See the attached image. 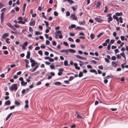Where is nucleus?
I'll return each instance as SVG.
<instances>
[{
    "instance_id": "nucleus-1",
    "label": "nucleus",
    "mask_w": 128,
    "mask_h": 128,
    "mask_svg": "<svg viewBox=\"0 0 128 128\" xmlns=\"http://www.w3.org/2000/svg\"><path fill=\"white\" fill-rule=\"evenodd\" d=\"M55 38H56L58 39V36H59L58 38H62L63 36L62 35L61 32L60 30H58L55 33Z\"/></svg>"
},
{
    "instance_id": "nucleus-2",
    "label": "nucleus",
    "mask_w": 128,
    "mask_h": 128,
    "mask_svg": "<svg viewBox=\"0 0 128 128\" xmlns=\"http://www.w3.org/2000/svg\"><path fill=\"white\" fill-rule=\"evenodd\" d=\"M17 86V84H13L12 85L11 87L9 88L11 91L13 90L15 91L16 90L18 89Z\"/></svg>"
},
{
    "instance_id": "nucleus-3",
    "label": "nucleus",
    "mask_w": 128,
    "mask_h": 128,
    "mask_svg": "<svg viewBox=\"0 0 128 128\" xmlns=\"http://www.w3.org/2000/svg\"><path fill=\"white\" fill-rule=\"evenodd\" d=\"M30 62L31 63V66L33 67L35 66V60L33 59L32 58L30 59Z\"/></svg>"
},
{
    "instance_id": "nucleus-4",
    "label": "nucleus",
    "mask_w": 128,
    "mask_h": 128,
    "mask_svg": "<svg viewBox=\"0 0 128 128\" xmlns=\"http://www.w3.org/2000/svg\"><path fill=\"white\" fill-rule=\"evenodd\" d=\"M111 14H109L107 15V16H109L108 18V22L109 23H110L111 21H112V18L111 16Z\"/></svg>"
},
{
    "instance_id": "nucleus-5",
    "label": "nucleus",
    "mask_w": 128,
    "mask_h": 128,
    "mask_svg": "<svg viewBox=\"0 0 128 128\" xmlns=\"http://www.w3.org/2000/svg\"><path fill=\"white\" fill-rule=\"evenodd\" d=\"M70 18L72 19V20H76L77 19L76 16H75L74 14H71Z\"/></svg>"
},
{
    "instance_id": "nucleus-6",
    "label": "nucleus",
    "mask_w": 128,
    "mask_h": 128,
    "mask_svg": "<svg viewBox=\"0 0 128 128\" xmlns=\"http://www.w3.org/2000/svg\"><path fill=\"white\" fill-rule=\"evenodd\" d=\"M64 70V69L61 68L59 70L58 72V75L59 76H60L62 74V72Z\"/></svg>"
},
{
    "instance_id": "nucleus-7",
    "label": "nucleus",
    "mask_w": 128,
    "mask_h": 128,
    "mask_svg": "<svg viewBox=\"0 0 128 128\" xmlns=\"http://www.w3.org/2000/svg\"><path fill=\"white\" fill-rule=\"evenodd\" d=\"M55 75V74L54 72H50V75L49 76L48 78V80H50L51 78L53 76H54Z\"/></svg>"
},
{
    "instance_id": "nucleus-8",
    "label": "nucleus",
    "mask_w": 128,
    "mask_h": 128,
    "mask_svg": "<svg viewBox=\"0 0 128 128\" xmlns=\"http://www.w3.org/2000/svg\"><path fill=\"white\" fill-rule=\"evenodd\" d=\"M9 36V34L7 33L4 34L2 36L1 38L2 39H5L6 37H8Z\"/></svg>"
},
{
    "instance_id": "nucleus-9",
    "label": "nucleus",
    "mask_w": 128,
    "mask_h": 128,
    "mask_svg": "<svg viewBox=\"0 0 128 128\" xmlns=\"http://www.w3.org/2000/svg\"><path fill=\"white\" fill-rule=\"evenodd\" d=\"M75 29L76 30H85V28L80 26H77L76 28H75Z\"/></svg>"
},
{
    "instance_id": "nucleus-10",
    "label": "nucleus",
    "mask_w": 128,
    "mask_h": 128,
    "mask_svg": "<svg viewBox=\"0 0 128 128\" xmlns=\"http://www.w3.org/2000/svg\"><path fill=\"white\" fill-rule=\"evenodd\" d=\"M68 50L66 49V50H61L60 52H64L65 54H68Z\"/></svg>"
},
{
    "instance_id": "nucleus-11",
    "label": "nucleus",
    "mask_w": 128,
    "mask_h": 128,
    "mask_svg": "<svg viewBox=\"0 0 128 128\" xmlns=\"http://www.w3.org/2000/svg\"><path fill=\"white\" fill-rule=\"evenodd\" d=\"M95 20L98 22H101L102 21V19L99 18H95Z\"/></svg>"
},
{
    "instance_id": "nucleus-12",
    "label": "nucleus",
    "mask_w": 128,
    "mask_h": 128,
    "mask_svg": "<svg viewBox=\"0 0 128 128\" xmlns=\"http://www.w3.org/2000/svg\"><path fill=\"white\" fill-rule=\"evenodd\" d=\"M39 67V66H35L34 67V68L32 70L31 69H30V71L31 72H34V71H35L37 69V68H38Z\"/></svg>"
},
{
    "instance_id": "nucleus-13",
    "label": "nucleus",
    "mask_w": 128,
    "mask_h": 128,
    "mask_svg": "<svg viewBox=\"0 0 128 128\" xmlns=\"http://www.w3.org/2000/svg\"><path fill=\"white\" fill-rule=\"evenodd\" d=\"M78 23L80 25H84L85 24V20H83L82 22L79 21L78 22Z\"/></svg>"
},
{
    "instance_id": "nucleus-14",
    "label": "nucleus",
    "mask_w": 128,
    "mask_h": 128,
    "mask_svg": "<svg viewBox=\"0 0 128 128\" xmlns=\"http://www.w3.org/2000/svg\"><path fill=\"white\" fill-rule=\"evenodd\" d=\"M112 66L114 67H116L117 66L116 62H115L112 61Z\"/></svg>"
},
{
    "instance_id": "nucleus-15",
    "label": "nucleus",
    "mask_w": 128,
    "mask_h": 128,
    "mask_svg": "<svg viewBox=\"0 0 128 128\" xmlns=\"http://www.w3.org/2000/svg\"><path fill=\"white\" fill-rule=\"evenodd\" d=\"M25 105L24 106V107L26 108H28V101L27 100H26L25 101Z\"/></svg>"
},
{
    "instance_id": "nucleus-16",
    "label": "nucleus",
    "mask_w": 128,
    "mask_h": 128,
    "mask_svg": "<svg viewBox=\"0 0 128 128\" xmlns=\"http://www.w3.org/2000/svg\"><path fill=\"white\" fill-rule=\"evenodd\" d=\"M10 104V100H7L4 103V104L6 105H9Z\"/></svg>"
},
{
    "instance_id": "nucleus-17",
    "label": "nucleus",
    "mask_w": 128,
    "mask_h": 128,
    "mask_svg": "<svg viewBox=\"0 0 128 128\" xmlns=\"http://www.w3.org/2000/svg\"><path fill=\"white\" fill-rule=\"evenodd\" d=\"M21 84L22 86H24L27 84V82H25L23 80L22 82H21Z\"/></svg>"
},
{
    "instance_id": "nucleus-18",
    "label": "nucleus",
    "mask_w": 128,
    "mask_h": 128,
    "mask_svg": "<svg viewBox=\"0 0 128 128\" xmlns=\"http://www.w3.org/2000/svg\"><path fill=\"white\" fill-rule=\"evenodd\" d=\"M90 72H93L95 74H97V73L96 71L94 69H92L90 70Z\"/></svg>"
},
{
    "instance_id": "nucleus-19",
    "label": "nucleus",
    "mask_w": 128,
    "mask_h": 128,
    "mask_svg": "<svg viewBox=\"0 0 128 128\" xmlns=\"http://www.w3.org/2000/svg\"><path fill=\"white\" fill-rule=\"evenodd\" d=\"M35 21H32L30 22L29 23V25L30 26H34L35 25Z\"/></svg>"
},
{
    "instance_id": "nucleus-20",
    "label": "nucleus",
    "mask_w": 128,
    "mask_h": 128,
    "mask_svg": "<svg viewBox=\"0 0 128 128\" xmlns=\"http://www.w3.org/2000/svg\"><path fill=\"white\" fill-rule=\"evenodd\" d=\"M76 27V26L75 24H72L71 25L68 27V28L70 29H71L72 28H74Z\"/></svg>"
},
{
    "instance_id": "nucleus-21",
    "label": "nucleus",
    "mask_w": 128,
    "mask_h": 128,
    "mask_svg": "<svg viewBox=\"0 0 128 128\" xmlns=\"http://www.w3.org/2000/svg\"><path fill=\"white\" fill-rule=\"evenodd\" d=\"M30 55V51H28L27 52V55L26 56V57L27 58H29Z\"/></svg>"
},
{
    "instance_id": "nucleus-22",
    "label": "nucleus",
    "mask_w": 128,
    "mask_h": 128,
    "mask_svg": "<svg viewBox=\"0 0 128 128\" xmlns=\"http://www.w3.org/2000/svg\"><path fill=\"white\" fill-rule=\"evenodd\" d=\"M12 113H10V114H9L8 115L7 117H6V120H7L9 119V118H10V116L12 115Z\"/></svg>"
},
{
    "instance_id": "nucleus-23",
    "label": "nucleus",
    "mask_w": 128,
    "mask_h": 128,
    "mask_svg": "<svg viewBox=\"0 0 128 128\" xmlns=\"http://www.w3.org/2000/svg\"><path fill=\"white\" fill-rule=\"evenodd\" d=\"M120 56H122V57H123L125 60H126V58L125 55L124 54V52L121 53L120 54Z\"/></svg>"
},
{
    "instance_id": "nucleus-24",
    "label": "nucleus",
    "mask_w": 128,
    "mask_h": 128,
    "mask_svg": "<svg viewBox=\"0 0 128 128\" xmlns=\"http://www.w3.org/2000/svg\"><path fill=\"white\" fill-rule=\"evenodd\" d=\"M68 50H69L68 52H69L71 53H75L76 52L75 50L73 49H68Z\"/></svg>"
},
{
    "instance_id": "nucleus-25",
    "label": "nucleus",
    "mask_w": 128,
    "mask_h": 128,
    "mask_svg": "<svg viewBox=\"0 0 128 128\" xmlns=\"http://www.w3.org/2000/svg\"><path fill=\"white\" fill-rule=\"evenodd\" d=\"M101 2L100 1H98L97 2L96 6L97 7H98L100 6V5L101 4Z\"/></svg>"
},
{
    "instance_id": "nucleus-26",
    "label": "nucleus",
    "mask_w": 128,
    "mask_h": 128,
    "mask_svg": "<svg viewBox=\"0 0 128 128\" xmlns=\"http://www.w3.org/2000/svg\"><path fill=\"white\" fill-rule=\"evenodd\" d=\"M54 84L58 86H60L62 84L60 82H55Z\"/></svg>"
},
{
    "instance_id": "nucleus-27",
    "label": "nucleus",
    "mask_w": 128,
    "mask_h": 128,
    "mask_svg": "<svg viewBox=\"0 0 128 128\" xmlns=\"http://www.w3.org/2000/svg\"><path fill=\"white\" fill-rule=\"evenodd\" d=\"M115 14L117 16H121L122 14V12L119 13L116 12V13Z\"/></svg>"
},
{
    "instance_id": "nucleus-28",
    "label": "nucleus",
    "mask_w": 128,
    "mask_h": 128,
    "mask_svg": "<svg viewBox=\"0 0 128 128\" xmlns=\"http://www.w3.org/2000/svg\"><path fill=\"white\" fill-rule=\"evenodd\" d=\"M113 17L114 19H116V21H118L119 20L117 16L116 15H114L113 16Z\"/></svg>"
},
{
    "instance_id": "nucleus-29",
    "label": "nucleus",
    "mask_w": 128,
    "mask_h": 128,
    "mask_svg": "<svg viewBox=\"0 0 128 128\" xmlns=\"http://www.w3.org/2000/svg\"><path fill=\"white\" fill-rule=\"evenodd\" d=\"M110 78H112L113 76L112 75H110V76H106L104 78H106V79H109L110 78Z\"/></svg>"
},
{
    "instance_id": "nucleus-30",
    "label": "nucleus",
    "mask_w": 128,
    "mask_h": 128,
    "mask_svg": "<svg viewBox=\"0 0 128 128\" xmlns=\"http://www.w3.org/2000/svg\"><path fill=\"white\" fill-rule=\"evenodd\" d=\"M74 66H75V68L76 69L78 70H79L80 69V67L77 66V65L76 63H74Z\"/></svg>"
},
{
    "instance_id": "nucleus-31",
    "label": "nucleus",
    "mask_w": 128,
    "mask_h": 128,
    "mask_svg": "<svg viewBox=\"0 0 128 128\" xmlns=\"http://www.w3.org/2000/svg\"><path fill=\"white\" fill-rule=\"evenodd\" d=\"M76 117L78 118H80L82 119H84V118L85 117L84 116H82L80 115L79 114H78L76 116Z\"/></svg>"
},
{
    "instance_id": "nucleus-32",
    "label": "nucleus",
    "mask_w": 128,
    "mask_h": 128,
    "mask_svg": "<svg viewBox=\"0 0 128 128\" xmlns=\"http://www.w3.org/2000/svg\"><path fill=\"white\" fill-rule=\"evenodd\" d=\"M26 4H24L23 6V7L22 10L24 12L25 10V8L26 6Z\"/></svg>"
},
{
    "instance_id": "nucleus-33",
    "label": "nucleus",
    "mask_w": 128,
    "mask_h": 128,
    "mask_svg": "<svg viewBox=\"0 0 128 128\" xmlns=\"http://www.w3.org/2000/svg\"><path fill=\"white\" fill-rule=\"evenodd\" d=\"M82 72H80L78 75V77H81L82 76Z\"/></svg>"
},
{
    "instance_id": "nucleus-34",
    "label": "nucleus",
    "mask_w": 128,
    "mask_h": 128,
    "mask_svg": "<svg viewBox=\"0 0 128 128\" xmlns=\"http://www.w3.org/2000/svg\"><path fill=\"white\" fill-rule=\"evenodd\" d=\"M18 23L19 24H25V22H23L22 21L19 20L18 22Z\"/></svg>"
},
{
    "instance_id": "nucleus-35",
    "label": "nucleus",
    "mask_w": 128,
    "mask_h": 128,
    "mask_svg": "<svg viewBox=\"0 0 128 128\" xmlns=\"http://www.w3.org/2000/svg\"><path fill=\"white\" fill-rule=\"evenodd\" d=\"M119 20L120 21V22L121 23H122L123 22V19L122 17H120V18L119 19Z\"/></svg>"
},
{
    "instance_id": "nucleus-36",
    "label": "nucleus",
    "mask_w": 128,
    "mask_h": 128,
    "mask_svg": "<svg viewBox=\"0 0 128 128\" xmlns=\"http://www.w3.org/2000/svg\"><path fill=\"white\" fill-rule=\"evenodd\" d=\"M74 77L73 76H70L69 77V79L68 80V81H70L72 80L74 78Z\"/></svg>"
},
{
    "instance_id": "nucleus-37",
    "label": "nucleus",
    "mask_w": 128,
    "mask_h": 128,
    "mask_svg": "<svg viewBox=\"0 0 128 128\" xmlns=\"http://www.w3.org/2000/svg\"><path fill=\"white\" fill-rule=\"evenodd\" d=\"M68 40L69 41L72 42H73L74 41L73 39L70 37L69 38H68Z\"/></svg>"
},
{
    "instance_id": "nucleus-38",
    "label": "nucleus",
    "mask_w": 128,
    "mask_h": 128,
    "mask_svg": "<svg viewBox=\"0 0 128 128\" xmlns=\"http://www.w3.org/2000/svg\"><path fill=\"white\" fill-rule=\"evenodd\" d=\"M90 36L91 39L92 40L94 38V35L93 34L91 33L90 34Z\"/></svg>"
},
{
    "instance_id": "nucleus-39",
    "label": "nucleus",
    "mask_w": 128,
    "mask_h": 128,
    "mask_svg": "<svg viewBox=\"0 0 128 128\" xmlns=\"http://www.w3.org/2000/svg\"><path fill=\"white\" fill-rule=\"evenodd\" d=\"M68 2L70 4H72L74 3V2L72 0H68Z\"/></svg>"
},
{
    "instance_id": "nucleus-40",
    "label": "nucleus",
    "mask_w": 128,
    "mask_h": 128,
    "mask_svg": "<svg viewBox=\"0 0 128 128\" xmlns=\"http://www.w3.org/2000/svg\"><path fill=\"white\" fill-rule=\"evenodd\" d=\"M9 38H6V39L5 41L7 44H9L10 43V42L9 41Z\"/></svg>"
},
{
    "instance_id": "nucleus-41",
    "label": "nucleus",
    "mask_w": 128,
    "mask_h": 128,
    "mask_svg": "<svg viewBox=\"0 0 128 128\" xmlns=\"http://www.w3.org/2000/svg\"><path fill=\"white\" fill-rule=\"evenodd\" d=\"M111 44L110 43H109L108 45L107 46V47L108 50H109L110 48Z\"/></svg>"
},
{
    "instance_id": "nucleus-42",
    "label": "nucleus",
    "mask_w": 128,
    "mask_h": 128,
    "mask_svg": "<svg viewBox=\"0 0 128 128\" xmlns=\"http://www.w3.org/2000/svg\"><path fill=\"white\" fill-rule=\"evenodd\" d=\"M98 68L100 69L103 70V67L102 65L99 66L98 67Z\"/></svg>"
},
{
    "instance_id": "nucleus-43",
    "label": "nucleus",
    "mask_w": 128,
    "mask_h": 128,
    "mask_svg": "<svg viewBox=\"0 0 128 128\" xmlns=\"http://www.w3.org/2000/svg\"><path fill=\"white\" fill-rule=\"evenodd\" d=\"M64 65L65 66H67L68 65V62L67 60H65L64 62Z\"/></svg>"
},
{
    "instance_id": "nucleus-44",
    "label": "nucleus",
    "mask_w": 128,
    "mask_h": 128,
    "mask_svg": "<svg viewBox=\"0 0 128 128\" xmlns=\"http://www.w3.org/2000/svg\"><path fill=\"white\" fill-rule=\"evenodd\" d=\"M50 67L52 69H54L55 68V66L53 65H50Z\"/></svg>"
},
{
    "instance_id": "nucleus-45",
    "label": "nucleus",
    "mask_w": 128,
    "mask_h": 128,
    "mask_svg": "<svg viewBox=\"0 0 128 128\" xmlns=\"http://www.w3.org/2000/svg\"><path fill=\"white\" fill-rule=\"evenodd\" d=\"M104 60H105V61L108 63H109L110 62V61L109 60V59L107 58H105Z\"/></svg>"
},
{
    "instance_id": "nucleus-46",
    "label": "nucleus",
    "mask_w": 128,
    "mask_h": 128,
    "mask_svg": "<svg viewBox=\"0 0 128 128\" xmlns=\"http://www.w3.org/2000/svg\"><path fill=\"white\" fill-rule=\"evenodd\" d=\"M15 104L17 106H19L20 104L19 102L16 100L15 102Z\"/></svg>"
},
{
    "instance_id": "nucleus-47",
    "label": "nucleus",
    "mask_w": 128,
    "mask_h": 128,
    "mask_svg": "<svg viewBox=\"0 0 128 128\" xmlns=\"http://www.w3.org/2000/svg\"><path fill=\"white\" fill-rule=\"evenodd\" d=\"M121 57L120 56V54H118L117 55V59H120L121 58Z\"/></svg>"
},
{
    "instance_id": "nucleus-48",
    "label": "nucleus",
    "mask_w": 128,
    "mask_h": 128,
    "mask_svg": "<svg viewBox=\"0 0 128 128\" xmlns=\"http://www.w3.org/2000/svg\"><path fill=\"white\" fill-rule=\"evenodd\" d=\"M44 21V22L46 26H48V25H49V24H48V22L46 21Z\"/></svg>"
},
{
    "instance_id": "nucleus-49",
    "label": "nucleus",
    "mask_w": 128,
    "mask_h": 128,
    "mask_svg": "<svg viewBox=\"0 0 128 128\" xmlns=\"http://www.w3.org/2000/svg\"><path fill=\"white\" fill-rule=\"evenodd\" d=\"M0 18L1 22H2L3 21L4 19V16H1Z\"/></svg>"
},
{
    "instance_id": "nucleus-50",
    "label": "nucleus",
    "mask_w": 128,
    "mask_h": 128,
    "mask_svg": "<svg viewBox=\"0 0 128 128\" xmlns=\"http://www.w3.org/2000/svg\"><path fill=\"white\" fill-rule=\"evenodd\" d=\"M41 84V82L40 81H38L37 82L36 85V86H38L40 85Z\"/></svg>"
},
{
    "instance_id": "nucleus-51",
    "label": "nucleus",
    "mask_w": 128,
    "mask_h": 128,
    "mask_svg": "<svg viewBox=\"0 0 128 128\" xmlns=\"http://www.w3.org/2000/svg\"><path fill=\"white\" fill-rule=\"evenodd\" d=\"M33 84L34 83H32L31 85L29 86V88L31 89L33 87Z\"/></svg>"
},
{
    "instance_id": "nucleus-52",
    "label": "nucleus",
    "mask_w": 128,
    "mask_h": 128,
    "mask_svg": "<svg viewBox=\"0 0 128 128\" xmlns=\"http://www.w3.org/2000/svg\"><path fill=\"white\" fill-rule=\"evenodd\" d=\"M38 54L41 56H42V52L41 50H40L38 52Z\"/></svg>"
},
{
    "instance_id": "nucleus-53",
    "label": "nucleus",
    "mask_w": 128,
    "mask_h": 128,
    "mask_svg": "<svg viewBox=\"0 0 128 128\" xmlns=\"http://www.w3.org/2000/svg\"><path fill=\"white\" fill-rule=\"evenodd\" d=\"M70 13L68 11H67L66 12V16H70Z\"/></svg>"
},
{
    "instance_id": "nucleus-54",
    "label": "nucleus",
    "mask_w": 128,
    "mask_h": 128,
    "mask_svg": "<svg viewBox=\"0 0 128 128\" xmlns=\"http://www.w3.org/2000/svg\"><path fill=\"white\" fill-rule=\"evenodd\" d=\"M52 44L54 46H55L56 44V42L55 41H52Z\"/></svg>"
},
{
    "instance_id": "nucleus-55",
    "label": "nucleus",
    "mask_w": 128,
    "mask_h": 128,
    "mask_svg": "<svg viewBox=\"0 0 128 128\" xmlns=\"http://www.w3.org/2000/svg\"><path fill=\"white\" fill-rule=\"evenodd\" d=\"M125 37L124 36H120V38L121 39V40L122 41L124 40Z\"/></svg>"
},
{
    "instance_id": "nucleus-56",
    "label": "nucleus",
    "mask_w": 128,
    "mask_h": 128,
    "mask_svg": "<svg viewBox=\"0 0 128 128\" xmlns=\"http://www.w3.org/2000/svg\"><path fill=\"white\" fill-rule=\"evenodd\" d=\"M63 44H64L66 46H68V44L66 42H63Z\"/></svg>"
},
{
    "instance_id": "nucleus-57",
    "label": "nucleus",
    "mask_w": 128,
    "mask_h": 128,
    "mask_svg": "<svg viewBox=\"0 0 128 128\" xmlns=\"http://www.w3.org/2000/svg\"><path fill=\"white\" fill-rule=\"evenodd\" d=\"M69 81H68V80H64V82L66 84H69L70 83V82H69Z\"/></svg>"
},
{
    "instance_id": "nucleus-58",
    "label": "nucleus",
    "mask_w": 128,
    "mask_h": 128,
    "mask_svg": "<svg viewBox=\"0 0 128 128\" xmlns=\"http://www.w3.org/2000/svg\"><path fill=\"white\" fill-rule=\"evenodd\" d=\"M105 10H104V13H106L108 11V9H107V6H105Z\"/></svg>"
},
{
    "instance_id": "nucleus-59",
    "label": "nucleus",
    "mask_w": 128,
    "mask_h": 128,
    "mask_svg": "<svg viewBox=\"0 0 128 128\" xmlns=\"http://www.w3.org/2000/svg\"><path fill=\"white\" fill-rule=\"evenodd\" d=\"M54 14L55 16H58V13L56 11H54Z\"/></svg>"
},
{
    "instance_id": "nucleus-60",
    "label": "nucleus",
    "mask_w": 128,
    "mask_h": 128,
    "mask_svg": "<svg viewBox=\"0 0 128 128\" xmlns=\"http://www.w3.org/2000/svg\"><path fill=\"white\" fill-rule=\"evenodd\" d=\"M54 60L53 59L51 58H50L49 59V60L50 62H53L54 61Z\"/></svg>"
},
{
    "instance_id": "nucleus-61",
    "label": "nucleus",
    "mask_w": 128,
    "mask_h": 128,
    "mask_svg": "<svg viewBox=\"0 0 128 128\" xmlns=\"http://www.w3.org/2000/svg\"><path fill=\"white\" fill-rule=\"evenodd\" d=\"M40 47L44 49L45 48V46L43 44Z\"/></svg>"
},
{
    "instance_id": "nucleus-62",
    "label": "nucleus",
    "mask_w": 128,
    "mask_h": 128,
    "mask_svg": "<svg viewBox=\"0 0 128 128\" xmlns=\"http://www.w3.org/2000/svg\"><path fill=\"white\" fill-rule=\"evenodd\" d=\"M10 28L14 31H16V29L13 26H12Z\"/></svg>"
},
{
    "instance_id": "nucleus-63",
    "label": "nucleus",
    "mask_w": 128,
    "mask_h": 128,
    "mask_svg": "<svg viewBox=\"0 0 128 128\" xmlns=\"http://www.w3.org/2000/svg\"><path fill=\"white\" fill-rule=\"evenodd\" d=\"M8 52L6 50H5L4 51V54H8Z\"/></svg>"
},
{
    "instance_id": "nucleus-64",
    "label": "nucleus",
    "mask_w": 128,
    "mask_h": 128,
    "mask_svg": "<svg viewBox=\"0 0 128 128\" xmlns=\"http://www.w3.org/2000/svg\"><path fill=\"white\" fill-rule=\"evenodd\" d=\"M104 79V82L105 84H106L108 82V80L106 79H105V78Z\"/></svg>"
}]
</instances>
